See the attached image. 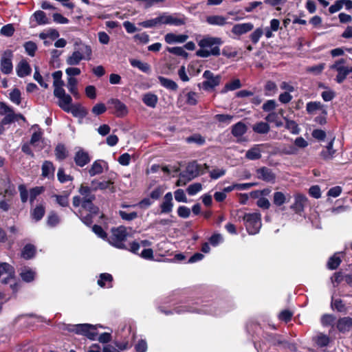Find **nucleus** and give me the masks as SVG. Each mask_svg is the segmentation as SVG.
Here are the masks:
<instances>
[{
	"label": "nucleus",
	"instance_id": "nucleus-1",
	"mask_svg": "<svg viewBox=\"0 0 352 352\" xmlns=\"http://www.w3.org/2000/svg\"><path fill=\"white\" fill-rule=\"evenodd\" d=\"M176 299L169 296L165 303L171 304L173 309H164L159 307V311L166 315L183 314L186 313L210 315L212 316H221L230 310V307L224 301H208L204 300H186L184 302L177 303Z\"/></svg>",
	"mask_w": 352,
	"mask_h": 352
},
{
	"label": "nucleus",
	"instance_id": "nucleus-2",
	"mask_svg": "<svg viewBox=\"0 0 352 352\" xmlns=\"http://www.w3.org/2000/svg\"><path fill=\"white\" fill-rule=\"evenodd\" d=\"M223 44L221 38L210 36H204L199 41L200 49L196 52V55L201 58H208L210 56H219L221 54L220 45Z\"/></svg>",
	"mask_w": 352,
	"mask_h": 352
},
{
	"label": "nucleus",
	"instance_id": "nucleus-3",
	"mask_svg": "<svg viewBox=\"0 0 352 352\" xmlns=\"http://www.w3.org/2000/svg\"><path fill=\"white\" fill-rule=\"evenodd\" d=\"M208 166L206 164L203 166L195 162L189 163L185 170L179 173L176 185L177 186H185L190 181L204 174Z\"/></svg>",
	"mask_w": 352,
	"mask_h": 352
},
{
	"label": "nucleus",
	"instance_id": "nucleus-4",
	"mask_svg": "<svg viewBox=\"0 0 352 352\" xmlns=\"http://www.w3.org/2000/svg\"><path fill=\"white\" fill-rule=\"evenodd\" d=\"M96 197H89L87 199L82 200V208L78 211V216L82 222L89 226L93 223V217L99 214V208L92 202L95 200Z\"/></svg>",
	"mask_w": 352,
	"mask_h": 352
},
{
	"label": "nucleus",
	"instance_id": "nucleus-5",
	"mask_svg": "<svg viewBox=\"0 0 352 352\" xmlns=\"http://www.w3.org/2000/svg\"><path fill=\"white\" fill-rule=\"evenodd\" d=\"M63 327V329L84 335L91 340H95L98 336V333L96 332V326L89 324H64Z\"/></svg>",
	"mask_w": 352,
	"mask_h": 352
},
{
	"label": "nucleus",
	"instance_id": "nucleus-6",
	"mask_svg": "<svg viewBox=\"0 0 352 352\" xmlns=\"http://www.w3.org/2000/svg\"><path fill=\"white\" fill-rule=\"evenodd\" d=\"M243 221L250 234H257L261 228V214L258 212L247 213L243 216Z\"/></svg>",
	"mask_w": 352,
	"mask_h": 352
},
{
	"label": "nucleus",
	"instance_id": "nucleus-7",
	"mask_svg": "<svg viewBox=\"0 0 352 352\" xmlns=\"http://www.w3.org/2000/svg\"><path fill=\"white\" fill-rule=\"evenodd\" d=\"M128 233L126 228L124 226H120L111 229V235L108 239L109 243L114 247L120 249L126 248L124 242L126 240Z\"/></svg>",
	"mask_w": 352,
	"mask_h": 352
},
{
	"label": "nucleus",
	"instance_id": "nucleus-8",
	"mask_svg": "<svg viewBox=\"0 0 352 352\" xmlns=\"http://www.w3.org/2000/svg\"><path fill=\"white\" fill-rule=\"evenodd\" d=\"M346 64V59L340 58L329 66L331 70L337 72L338 74L336 77V81L339 84L342 83L346 79V76L352 72V67L347 66Z\"/></svg>",
	"mask_w": 352,
	"mask_h": 352
},
{
	"label": "nucleus",
	"instance_id": "nucleus-9",
	"mask_svg": "<svg viewBox=\"0 0 352 352\" xmlns=\"http://www.w3.org/2000/svg\"><path fill=\"white\" fill-rule=\"evenodd\" d=\"M107 104L109 109H113L112 113L117 118H124L129 113L127 106L118 98H110Z\"/></svg>",
	"mask_w": 352,
	"mask_h": 352
},
{
	"label": "nucleus",
	"instance_id": "nucleus-10",
	"mask_svg": "<svg viewBox=\"0 0 352 352\" xmlns=\"http://www.w3.org/2000/svg\"><path fill=\"white\" fill-rule=\"evenodd\" d=\"M184 23V20L182 18L178 17L176 14L163 13L155 17V25L180 26Z\"/></svg>",
	"mask_w": 352,
	"mask_h": 352
},
{
	"label": "nucleus",
	"instance_id": "nucleus-11",
	"mask_svg": "<svg viewBox=\"0 0 352 352\" xmlns=\"http://www.w3.org/2000/svg\"><path fill=\"white\" fill-rule=\"evenodd\" d=\"M205 80L202 82V88L205 91H210L217 87L221 80L220 75L214 76L210 70H206L203 74Z\"/></svg>",
	"mask_w": 352,
	"mask_h": 352
},
{
	"label": "nucleus",
	"instance_id": "nucleus-12",
	"mask_svg": "<svg viewBox=\"0 0 352 352\" xmlns=\"http://www.w3.org/2000/svg\"><path fill=\"white\" fill-rule=\"evenodd\" d=\"M13 52L10 50L3 52L0 60V69L4 74H10L13 70L12 65Z\"/></svg>",
	"mask_w": 352,
	"mask_h": 352
},
{
	"label": "nucleus",
	"instance_id": "nucleus-13",
	"mask_svg": "<svg viewBox=\"0 0 352 352\" xmlns=\"http://www.w3.org/2000/svg\"><path fill=\"white\" fill-rule=\"evenodd\" d=\"M307 198L301 194H297L294 196V203L290 206V208L295 213L302 215L304 208L307 204Z\"/></svg>",
	"mask_w": 352,
	"mask_h": 352
},
{
	"label": "nucleus",
	"instance_id": "nucleus-14",
	"mask_svg": "<svg viewBox=\"0 0 352 352\" xmlns=\"http://www.w3.org/2000/svg\"><path fill=\"white\" fill-rule=\"evenodd\" d=\"M74 50L78 51L82 55H84L85 60L91 59L92 50L90 45H86L82 41L78 40L74 43Z\"/></svg>",
	"mask_w": 352,
	"mask_h": 352
},
{
	"label": "nucleus",
	"instance_id": "nucleus-15",
	"mask_svg": "<svg viewBox=\"0 0 352 352\" xmlns=\"http://www.w3.org/2000/svg\"><path fill=\"white\" fill-rule=\"evenodd\" d=\"M247 131L246 125L242 122H239L234 124L232 128V134L234 136L239 142L244 141L245 139L243 137Z\"/></svg>",
	"mask_w": 352,
	"mask_h": 352
},
{
	"label": "nucleus",
	"instance_id": "nucleus-16",
	"mask_svg": "<svg viewBox=\"0 0 352 352\" xmlns=\"http://www.w3.org/2000/svg\"><path fill=\"white\" fill-rule=\"evenodd\" d=\"M257 177L267 182H274L276 176L274 173L268 168L261 167L256 170Z\"/></svg>",
	"mask_w": 352,
	"mask_h": 352
},
{
	"label": "nucleus",
	"instance_id": "nucleus-17",
	"mask_svg": "<svg viewBox=\"0 0 352 352\" xmlns=\"http://www.w3.org/2000/svg\"><path fill=\"white\" fill-rule=\"evenodd\" d=\"M161 213L168 214L170 213L173 208V195L170 192H167L164 198L162 204L160 206Z\"/></svg>",
	"mask_w": 352,
	"mask_h": 352
},
{
	"label": "nucleus",
	"instance_id": "nucleus-18",
	"mask_svg": "<svg viewBox=\"0 0 352 352\" xmlns=\"http://www.w3.org/2000/svg\"><path fill=\"white\" fill-rule=\"evenodd\" d=\"M336 327L340 333L349 332L352 328V318L346 316L340 318L337 322Z\"/></svg>",
	"mask_w": 352,
	"mask_h": 352
},
{
	"label": "nucleus",
	"instance_id": "nucleus-19",
	"mask_svg": "<svg viewBox=\"0 0 352 352\" xmlns=\"http://www.w3.org/2000/svg\"><path fill=\"white\" fill-rule=\"evenodd\" d=\"M16 74L20 78L30 75L32 68L25 59L21 60L16 66Z\"/></svg>",
	"mask_w": 352,
	"mask_h": 352
},
{
	"label": "nucleus",
	"instance_id": "nucleus-20",
	"mask_svg": "<svg viewBox=\"0 0 352 352\" xmlns=\"http://www.w3.org/2000/svg\"><path fill=\"white\" fill-rule=\"evenodd\" d=\"M188 38L187 34H176L168 33L164 36V40L168 44L184 43Z\"/></svg>",
	"mask_w": 352,
	"mask_h": 352
},
{
	"label": "nucleus",
	"instance_id": "nucleus-21",
	"mask_svg": "<svg viewBox=\"0 0 352 352\" xmlns=\"http://www.w3.org/2000/svg\"><path fill=\"white\" fill-rule=\"evenodd\" d=\"M254 28L252 23H243L234 25L232 28V32L237 36L244 34Z\"/></svg>",
	"mask_w": 352,
	"mask_h": 352
},
{
	"label": "nucleus",
	"instance_id": "nucleus-22",
	"mask_svg": "<svg viewBox=\"0 0 352 352\" xmlns=\"http://www.w3.org/2000/svg\"><path fill=\"white\" fill-rule=\"evenodd\" d=\"M69 113H72L76 118H84L87 115V109L80 104L72 105L69 109Z\"/></svg>",
	"mask_w": 352,
	"mask_h": 352
},
{
	"label": "nucleus",
	"instance_id": "nucleus-23",
	"mask_svg": "<svg viewBox=\"0 0 352 352\" xmlns=\"http://www.w3.org/2000/svg\"><path fill=\"white\" fill-rule=\"evenodd\" d=\"M306 110L310 114L314 113L317 110L321 111L324 115L327 114V110L320 102H308L306 105Z\"/></svg>",
	"mask_w": 352,
	"mask_h": 352
},
{
	"label": "nucleus",
	"instance_id": "nucleus-24",
	"mask_svg": "<svg viewBox=\"0 0 352 352\" xmlns=\"http://www.w3.org/2000/svg\"><path fill=\"white\" fill-rule=\"evenodd\" d=\"M58 106L64 111L69 113V109L72 107V98L70 95L65 94L64 96L58 98Z\"/></svg>",
	"mask_w": 352,
	"mask_h": 352
},
{
	"label": "nucleus",
	"instance_id": "nucleus-25",
	"mask_svg": "<svg viewBox=\"0 0 352 352\" xmlns=\"http://www.w3.org/2000/svg\"><path fill=\"white\" fill-rule=\"evenodd\" d=\"M42 138V132L41 131H35L32 133L31 139L30 140V143L33 148H34V151L38 152L41 147V144L43 142L41 141Z\"/></svg>",
	"mask_w": 352,
	"mask_h": 352
},
{
	"label": "nucleus",
	"instance_id": "nucleus-26",
	"mask_svg": "<svg viewBox=\"0 0 352 352\" xmlns=\"http://www.w3.org/2000/svg\"><path fill=\"white\" fill-rule=\"evenodd\" d=\"M266 340L272 345L278 346L283 348L285 340L282 336L279 334H267L265 337Z\"/></svg>",
	"mask_w": 352,
	"mask_h": 352
},
{
	"label": "nucleus",
	"instance_id": "nucleus-27",
	"mask_svg": "<svg viewBox=\"0 0 352 352\" xmlns=\"http://www.w3.org/2000/svg\"><path fill=\"white\" fill-rule=\"evenodd\" d=\"M252 130L258 134H267L270 130V126L267 122L261 121L254 124L252 126Z\"/></svg>",
	"mask_w": 352,
	"mask_h": 352
},
{
	"label": "nucleus",
	"instance_id": "nucleus-28",
	"mask_svg": "<svg viewBox=\"0 0 352 352\" xmlns=\"http://www.w3.org/2000/svg\"><path fill=\"white\" fill-rule=\"evenodd\" d=\"M32 17L34 19L38 25L50 23V20L47 17L45 12L42 10L36 11Z\"/></svg>",
	"mask_w": 352,
	"mask_h": 352
},
{
	"label": "nucleus",
	"instance_id": "nucleus-29",
	"mask_svg": "<svg viewBox=\"0 0 352 352\" xmlns=\"http://www.w3.org/2000/svg\"><path fill=\"white\" fill-rule=\"evenodd\" d=\"M36 253V248L32 244H27L21 251V257L28 260L32 258Z\"/></svg>",
	"mask_w": 352,
	"mask_h": 352
},
{
	"label": "nucleus",
	"instance_id": "nucleus-30",
	"mask_svg": "<svg viewBox=\"0 0 352 352\" xmlns=\"http://www.w3.org/2000/svg\"><path fill=\"white\" fill-rule=\"evenodd\" d=\"M83 59L85 60L84 55L80 54L78 51L74 50L72 55L67 57L66 62L69 65H77Z\"/></svg>",
	"mask_w": 352,
	"mask_h": 352
},
{
	"label": "nucleus",
	"instance_id": "nucleus-31",
	"mask_svg": "<svg viewBox=\"0 0 352 352\" xmlns=\"http://www.w3.org/2000/svg\"><path fill=\"white\" fill-rule=\"evenodd\" d=\"M104 165L105 162L103 161L96 160V162H94L91 168L89 170V175L93 177L96 175L102 173Z\"/></svg>",
	"mask_w": 352,
	"mask_h": 352
},
{
	"label": "nucleus",
	"instance_id": "nucleus-32",
	"mask_svg": "<svg viewBox=\"0 0 352 352\" xmlns=\"http://www.w3.org/2000/svg\"><path fill=\"white\" fill-rule=\"evenodd\" d=\"M129 62L133 67L138 68L140 71L144 73H149L151 72V67L146 63H143L138 59H130Z\"/></svg>",
	"mask_w": 352,
	"mask_h": 352
},
{
	"label": "nucleus",
	"instance_id": "nucleus-33",
	"mask_svg": "<svg viewBox=\"0 0 352 352\" xmlns=\"http://www.w3.org/2000/svg\"><path fill=\"white\" fill-rule=\"evenodd\" d=\"M113 183L110 181H102L100 182L98 180H93L91 183V188L93 191H96L97 190H104L110 187V186Z\"/></svg>",
	"mask_w": 352,
	"mask_h": 352
},
{
	"label": "nucleus",
	"instance_id": "nucleus-34",
	"mask_svg": "<svg viewBox=\"0 0 352 352\" xmlns=\"http://www.w3.org/2000/svg\"><path fill=\"white\" fill-rule=\"evenodd\" d=\"M206 21L210 25L222 26L226 23V19L223 16L213 15L208 16Z\"/></svg>",
	"mask_w": 352,
	"mask_h": 352
},
{
	"label": "nucleus",
	"instance_id": "nucleus-35",
	"mask_svg": "<svg viewBox=\"0 0 352 352\" xmlns=\"http://www.w3.org/2000/svg\"><path fill=\"white\" fill-rule=\"evenodd\" d=\"M19 118L25 120V118L21 114H15L14 112H11L6 114L5 117L1 120L3 124H9L10 123L18 121Z\"/></svg>",
	"mask_w": 352,
	"mask_h": 352
},
{
	"label": "nucleus",
	"instance_id": "nucleus-36",
	"mask_svg": "<svg viewBox=\"0 0 352 352\" xmlns=\"http://www.w3.org/2000/svg\"><path fill=\"white\" fill-rule=\"evenodd\" d=\"M287 197L290 198V195L286 196L282 192H275L273 195L274 204L277 206H280L287 201Z\"/></svg>",
	"mask_w": 352,
	"mask_h": 352
},
{
	"label": "nucleus",
	"instance_id": "nucleus-37",
	"mask_svg": "<svg viewBox=\"0 0 352 352\" xmlns=\"http://www.w3.org/2000/svg\"><path fill=\"white\" fill-rule=\"evenodd\" d=\"M54 168L52 162L45 161L42 165V175L44 177H50L54 175Z\"/></svg>",
	"mask_w": 352,
	"mask_h": 352
},
{
	"label": "nucleus",
	"instance_id": "nucleus-38",
	"mask_svg": "<svg viewBox=\"0 0 352 352\" xmlns=\"http://www.w3.org/2000/svg\"><path fill=\"white\" fill-rule=\"evenodd\" d=\"M0 266V276L3 274H7L10 278H14V269L11 265L7 263H1Z\"/></svg>",
	"mask_w": 352,
	"mask_h": 352
},
{
	"label": "nucleus",
	"instance_id": "nucleus-39",
	"mask_svg": "<svg viewBox=\"0 0 352 352\" xmlns=\"http://www.w3.org/2000/svg\"><path fill=\"white\" fill-rule=\"evenodd\" d=\"M265 120L267 122L274 123L276 126L281 127L283 126V122L279 120L278 113L275 111L270 113L265 118Z\"/></svg>",
	"mask_w": 352,
	"mask_h": 352
},
{
	"label": "nucleus",
	"instance_id": "nucleus-40",
	"mask_svg": "<svg viewBox=\"0 0 352 352\" xmlns=\"http://www.w3.org/2000/svg\"><path fill=\"white\" fill-rule=\"evenodd\" d=\"M241 84L239 79H235L233 81L226 84L224 87L221 91V94H226L228 91H234L241 88Z\"/></svg>",
	"mask_w": 352,
	"mask_h": 352
},
{
	"label": "nucleus",
	"instance_id": "nucleus-41",
	"mask_svg": "<svg viewBox=\"0 0 352 352\" xmlns=\"http://www.w3.org/2000/svg\"><path fill=\"white\" fill-rule=\"evenodd\" d=\"M314 341L319 347H325L329 344L330 339L328 336L319 333L314 338Z\"/></svg>",
	"mask_w": 352,
	"mask_h": 352
},
{
	"label": "nucleus",
	"instance_id": "nucleus-42",
	"mask_svg": "<svg viewBox=\"0 0 352 352\" xmlns=\"http://www.w3.org/2000/svg\"><path fill=\"white\" fill-rule=\"evenodd\" d=\"M23 47L25 49V52L30 56H34L36 52L38 49L37 45L36 43L32 41H29L25 42L23 44Z\"/></svg>",
	"mask_w": 352,
	"mask_h": 352
},
{
	"label": "nucleus",
	"instance_id": "nucleus-43",
	"mask_svg": "<svg viewBox=\"0 0 352 352\" xmlns=\"http://www.w3.org/2000/svg\"><path fill=\"white\" fill-rule=\"evenodd\" d=\"M340 253H336L329 258L327 262V267L330 270H336L341 263V258L339 256Z\"/></svg>",
	"mask_w": 352,
	"mask_h": 352
},
{
	"label": "nucleus",
	"instance_id": "nucleus-44",
	"mask_svg": "<svg viewBox=\"0 0 352 352\" xmlns=\"http://www.w3.org/2000/svg\"><path fill=\"white\" fill-rule=\"evenodd\" d=\"M20 276L23 280L29 283L34 279L35 272L30 268H24L20 273Z\"/></svg>",
	"mask_w": 352,
	"mask_h": 352
},
{
	"label": "nucleus",
	"instance_id": "nucleus-45",
	"mask_svg": "<svg viewBox=\"0 0 352 352\" xmlns=\"http://www.w3.org/2000/svg\"><path fill=\"white\" fill-rule=\"evenodd\" d=\"M158 78L161 85L166 89L170 90H176L177 89V85L175 81L162 76H160Z\"/></svg>",
	"mask_w": 352,
	"mask_h": 352
},
{
	"label": "nucleus",
	"instance_id": "nucleus-46",
	"mask_svg": "<svg viewBox=\"0 0 352 352\" xmlns=\"http://www.w3.org/2000/svg\"><path fill=\"white\" fill-rule=\"evenodd\" d=\"M285 121V127L287 129L290 131L294 134H298L299 133V128L296 122L294 120L288 119L287 117H283Z\"/></svg>",
	"mask_w": 352,
	"mask_h": 352
},
{
	"label": "nucleus",
	"instance_id": "nucleus-47",
	"mask_svg": "<svg viewBox=\"0 0 352 352\" xmlns=\"http://www.w3.org/2000/svg\"><path fill=\"white\" fill-rule=\"evenodd\" d=\"M45 214V207L43 205L37 206L31 212L33 219L36 221L41 220Z\"/></svg>",
	"mask_w": 352,
	"mask_h": 352
},
{
	"label": "nucleus",
	"instance_id": "nucleus-48",
	"mask_svg": "<svg viewBox=\"0 0 352 352\" xmlns=\"http://www.w3.org/2000/svg\"><path fill=\"white\" fill-rule=\"evenodd\" d=\"M202 188L203 187L201 183H194L188 186L186 192L189 195L193 196L199 192Z\"/></svg>",
	"mask_w": 352,
	"mask_h": 352
},
{
	"label": "nucleus",
	"instance_id": "nucleus-49",
	"mask_svg": "<svg viewBox=\"0 0 352 352\" xmlns=\"http://www.w3.org/2000/svg\"><path fill=\"white\" fill-rule=\"evenodd\" d=\"M325 67L324 63H320L316 65H313L307 67L306 71L309 73H311L314 75H318L322 73Z\"/></svg>",
	"mask_w": 352,
	"mask_h": 352
},
{
	"label": "nucleus",
	"instance_id": "nucleus-50",
	"mask_svg": "<svg viewBox=\"0 0 352 352\" xmlns=\"http://www.w3.org/2000/svg\"><path fill=\"white\" fill-rule=\"evenodd\" d=\"M21 91L18 88H14L10 94V100L16 104H20L21 102Z\"/></svg>",
	"mask_w": 352,
	"mask_h": 352
},
{
	"label": "nucleus",
	"instance_id": "nucleus-51",
	"mask_svg": "<svg viewBox=\"0 0 352 352\" xmlns=\"http://www.w3.org/2000/svg\"><path fill=\"white\" fill-rule=\"evenodd\" d=\"M167 50L168 52L177 56H182L184 58L188 56V53L185 51L183 47H168Z\"/></svg>",
	"mask_w": 352,
	"mask_h": 352
},
{
	"label": "nucleus",
	"instance_id": "nucleus-52",
	"mask_svg": "<svg viewBox=\"0 0 352 352\" xmlns=\"http://www.w3.org/2000/svg\"><path fill=\"white\" fill-rule=\"evenodd\" d=\"M186 142L195 143L197 145H202L205 142V139L199 134H194L186 138Z\"/></svg>",
	"mask_w": 352,
	"mask_h": 352
},
{
	"label": "nucleus",
	"instance_id": "nucleus-53",
	"mask_svg": "<svg viewBox=\"0 0 352 352\" xmlns=\"http://www.w3.org/2000/svg\"><path fill=\"white\" fill-rule=\"evenodd\" d=\"M54 197L56 198V201L58 204L62 207H66L69 205V194L65 193L64 195H54Z\"/></svg>",
	"mask_w": 352,
	"mask_h": 352
},
{
	"label": "nucleus",
	"instance_id": "nucleus-54",
	"mask_svg": "<svg viewBox=\"0 0 352 352\" xmlns=\"http://www.w3.org/2000/svg\"><path fill=\"white\" fill-rule=\"evenodd\" d=\"M226 170L224 168H214L209 171L212 179H217L225 175Z\"/></svg>",
	"mask_w": 352,
	"mask_h": 352
},
{
	"label": "nucleus",
	"instance_id": "nucleus-55",
	"mask_svg": "<svg viewBox=\"0 0 352 352\" xmlns=\"http://www.w3.org/2000/svg\"><path fill=\"white\" fill-rule=\"evenodd\" d=\"M113 280V277L110 274L108 273H102L100 275V278L98 280V284L101 287H105L104 282H108L109 283Z\"/></svg>",
	"mask_w": 352,
	"mask_h": 352
},
{
	"label": "nucleus",
	"instance_id": "nucleus-56",
	"mask_svg": "<svg viewBox=\"0 0 352 352\" xmlns=\"http://www.w3.org/2000/svg\"><path fill=\"white\" fill-rule=\"evenodd\" d=\"M44 187L43 186H36L30 190V201L31 204L34 201V200L36 198V197L41 195L44 191Z\"/></svg>",
	"mask_w": 352,
	"mask_h": 352
},
{
	"label": "nucleus",
	"instance_id": "nucleus-57",
	"mask_svg": "<svg viewBox=\"0 0 352 352\" xmlns=\"http://www.w3.org/2000/svg\"><path fill=\"white\" fill-rule=\"evenodd\" d=\"M107 108L104 103L100 102L94 105L91 112L96 116H100L106 112Z\"/></svg>",
	"mask_w": 352,
	"mask_h": 352
},
{
	"label": "nucleus",
	"instance_id": "nucleus-58",
	"mask_svg": "<svg viewBox=\"0 0 352 352\" xmlns=\"http://www.w3.org/2000/svg\"><path fill=\"white\" fill-rule=\"evenodd\" d=\"M91 188L90 186H81L79 188V192L82 195V200L87 199L89 197H95L94 195L91 194Z\"/></svg>",
	"mask_w": 352,
	"mask_h": 352
},
{
	"label": "nucleus",
	"instance_id": "nucleus-59",
	"mask_svg": "<svg viewBox=\"0 0 352 352\" xmlns=\"http://www.w3.org/2000/svg\"><path fill=\"white\" fill-rule=\"evenodd\" d=\"M186 103L189 105H195L197 103L198 94L194 91H189L186 94Z\"/></svg>",
	"mask_w": 352,
	"mask_h": 352
},
{
	"label": "nucleus",
	"instance_id": "nucleus-60",
	"mask_svg": "<svg viewBox=\"0 0 352 352\" xmlns=\"http://www.w3.org/2000/svg\"><path fill=\"white\" fill-rule=\"evenodd\" d=\"M14 28L12 24H7L3 25L1 29V34L6 36H12L14 33Z\"/></svg>",
	"mask_w": 352,
	"mask_h": 352
},
{
	"label": "nucleus",
	"instance_id": "nucleus-61",
	"mask_svg": "<svg viewBox=\"0 0 352 352\" xmlns=\"http://www.w3.org/2000/svg\"><path fill=\"white\" fill-rule=\"evenodd\" d=\"M214 119L221 123L230 124L233 119V116L228 114H217Z\"/></svg>",
	"mask_w": 352,
	"mask_h": 352
},
{
	"label": "nucleus",
	"instance_id": "nucleus-62",
	"mask_svg": "<svg viewBox=\"0 0 352 352\" xmlns=\"http://www.w3.org/2000/svg\"><path fill=\"white\" fill-rule=\"evenodd\" d=\"M175 199L178 202L187 203L188 199L182 189H177L174 192Z\"/></svg>",
	"mask_w": 352,
	"mask_h": 352
},
{
	"label": "nucleus",
	"instance_id": "nucleus-63",
	"mask_svg": "<svg viewBox=\"0 0 352 352\" xmlns=\"http://www.w3.org/2000/svg\"><path fill=\"white\" fill-rule=\"evenodd\" d=\"M263 34V29L261 28H256L250 36L252 42L254 44L257 43Z\"/></svg>",
	"mask_w": 352,
	"mask_h": 352
},
{
	"label": "nucleus",
	"instance_id": "nucleus-64",
	"mask_svg": "<svg viewBox=\"0 0 352 352\" xmlns=\"http://www.w3.org/2000/svg\"><path fill=\"white\" fill-rule=\"evenodd\" d=\"M60 221L59 217L54 212H50L47 217V224L50 226L54 227L56 226Z\"/></svg>",
	"mask_w": 352,
	"mask_h": 352
}]
</instances>
